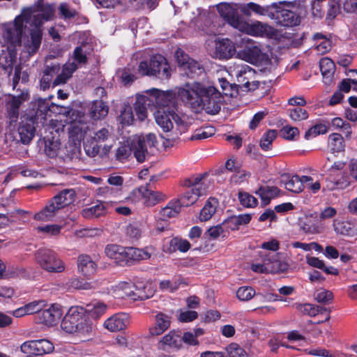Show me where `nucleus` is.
<instances>
[{
	"label": "nucleus",
	"mask_w": 357,
	"mask_h": 357,
	"mask_svg": "<svg viewBox=\"0 0 357 357\" xmlns=\"http://www.w3.org/2000/svg\"><path fill=\"white\" fill-rule=\"evenodd\" d=\"M20 139L23 144L29 143L34 136L35 126L32 118H26L22 120L18 128Z\"/></svg>",
	"instance_id": "obj_24"
},
{
	"label": "nucleus",
	"mask_w": 357,
	"mask_h": 357,
	"mask_svg": "<svg viewBox=\"0 0 357 357\" xmlns=\"http://www.w3.org/2000/svg\"><path fill=\"white\" fill-rule=\"evenodd\" d=\"M62 226L52 224L47 225L45 226H39L36 228V230L39 234H45L47 236H58L60 234Z\"/></svg>",
	"instance_id": "obj_53"
},
{
	"label": "nucleus",
	"mask_w": 357,
	"mask_h": 357,
	"mask_svg": "<svg viewBox=\"0 0 357 357\" xmlns=\"http://www.w3.org/2000/svg\"><path fill=\"white\" fill-rule=\"evenodd\" d=\"M238 29L253 36L262 37L268 36L272 27L268 24L259 21L248 23L243 20Z\"/></svg>",
	"instance_id": "obj_15"
},
{
	"label": "nucleus",
	"mask_w": 357,
	"mask_h": 357,
	"mask_svg": "<svg viewBox=\"0 0 357 357\" xmlns=\"http://www.w3.org/2000/svg\"><path fill=\"white\" fill-rule=\"evenodd\" d=\"M181 208L176 200H172L160 210V213L163 218H171L177 215L180 213Z\"/></svg>",
	"instance_id": "obj_49"
},
{
	"label": "nucleus",
	"mask_w": 357,
	"mask_h": 357,
	"mask_svg": "<svg viewBox=\"0 0 357 357\" xmlns=\"http://www.w3.org/2000/svg\"><path fill=\"white\" fill-rule=\"evenodd\" d=\"M319 68L323 77L324 82L329 84L333 80L335 66L332 59L325 57L319 61Z\"/></svg>",
	"instance_id": "obj_30"
},
{
	"label": "nucleus",
	"mask_w": 357,
	"mask_h": 357,
	"mask_svg": "<svg viewBox=\"0 0 357 357\" xmlns=\"http://www.w3.org/2000/svg\"><path fill=\"white\" fill-rule=\"evenodd\" d=\"M85 310V314H89L92 317L95 319H98L100 316H102L107 310V305L100 301H93L86 305L84 307Z\"/></svg>",
	"instance_id": "obj_42"
},
{
	"label": "nucleus",
	"mask_w": 357,
	"mask_h": 357,
	"mask_svg": "<svg viewBox=\"0 0 357 357\" xmlns=\"http://www.w3.org/2000/svg\"><path fill=\"white\" fill-rule=\"evenodd\" d=\"M204 235L211 240H215L219 237L225 239L228 237L229 232L222 222L221 224L209 227Z\"/></svg>",
	"instance_id": "obj_41"
},
{
	"label": "nucleus",
	"mask_w": 357,
	"mask_h": 357,
	"mask_svg": "<svg viewBox=\"0 0 357 357\" xmlns=\"http://www.w3.org/2000/svg\"><path fill=\"white\" fill-rule=\"evenodd\" d=\"M271 20L279 26L294 28L299 26L307 15L305 0L274 2Z\"/></svg>",
	"instance_id": "obj_3"
},
{
	"label": "nucleus",
	"mask_w": 357,
	"mask_h": 357,
	"mask_svg": "<svg viewBox=\"0 0 357 357\" xmlns=\"http://www.w3.org/2000/svg\"><path fill=\"white\" fill-rule=\"evenodd\" d=\"M204 176L200 175L197 176H192L190 178H186L183 181L181 185L183 186L188 188V189L192 188H206L203 187L204 183L202 182Z\"/></svg>",
	"instance_id": "obj_58"
},
{
	"label": "nucleus",
	"mask_w": 357,
	"mask_h": 357,
	"mask_svg": "<svg viewBox=\"0 0 357 357\" xmlns=\"http://www.w3.org/2000/svg\"><path fill=\"white\" fill-rule=\"evenodd\" d=\"M218 205V199L215 197H210L199 213V218L200 221L206 222L209 220L215 214Z\"/></svg>",
	"instance_id": "obj_31"
},
{
	"label": "nucleus",
	"mask_w": 357,
	"mask_h": 357,
	"mask_svg": "<svg viewBox=\"0 0 357 357\" xmlns=\"http://www.w3.org/2000/svg\"><path fill=\"white\" fill-rule=\"evenodd\" d=\"M54 10L43 0H38L32 6L22 9L13 22L5 24L2 28V36L9 49L6 65L3 68L10 75L15 61L14 49L22 45L29 55L39 49L42 40L41 26L43 23L52 20Z\"/></svg>",
	"instance_id": "obj_1"
},
{
	"label": "nucleus",
	"mask_w": 357,
	"mask_h": 357,
	"mask_svg": "<svg viewBox=\"0 0 357 357\" xmlns=\"http://www.w3.org/2000/svg\"><path fill=\"white\" fill-rule=\"evenodd\" d=\"M87 129L88 126L83 121H74L68 128L69 137L74 141H81Z\"/></svg>",
	"instance_id": "obj_35"
},
{
	"label": "nucleus",
	"mask_w": 357,
	"mask_h": 357,
	"mask_svg": "<svg viewBox=\"0 0 357 357\" xmlns=\"http://www.w3.org/2000/svg\"><path fill=\"white\" fill-rule=\"evenodd\" d=\"M328 147L333 153L344 151L345 144L343 137L339 133H332L328 136Z\"/></svg>",
	"instance_id": "obj_44"
},
{
	"label": "nucleus",
	"mask_w": 357,
	"mask_h": 357,
	"mask_svg": "<svg viewBox=\"0 0 357 357\" xmlns=\"http://www.w3.org/2000/svg\"><path fill=\"white\" fill-rule=\"evenodd\" d=\"M238 198L240 204L245 208H255L258 204L257 199L246 192L239 191Z\"/></svg>",
	"instance_id": "obj_50"
},
{
	"label": "nucleus",
	"mask_w": 357,
	"mask_h": 357,
	"mask_svg": "<svg viewBox=\"0 0 357 357\" xmlns=\"http://www.w3.org/2000/svg\"><path fill=\"white\" fill-rule=\"evenodd\" d=\"M153 291L151 288V284L146 280L135 281V301H144L152 297Z\"/></svg>",
	"instance_id": "obj_33"
},
{
	"label": "nucleus",
	"mask_w": 357,
	"mask_h": 357,
	"mask_svg": "<svg viewBox=\"0 0 357 357\" xmlns=\"http://www.w3.org/2000/svg\"><path fill=\"white\" fill-rule=\"evenodd\" d=\"M128 323V316L126 314H116L107 319L104 326L112 332H116L124 329Z\"/></svg>",
	"instance_id": "obj_23"
},
{
	"label": "nucleus",
	"mask_w": 357,
	"mask_h": 357,
	"mask_svg": "<svg viewBox=\"0 0 357 357\" xmlns=\"http://www.w3.org/2000/svg\"><path fill=\"white\" fill-rule=\"evenodd\" d=\"M158 344L159 347L164 350L166 347L179 349L182 346L181 333L174 330L170 331L169 333L162 337Z\"/></svg>",
	"instance_id": "obj_27"
},
{
	"label": "nucleus",
	"mask_w": 357,
	"mask_h": 357,
	"mask_svg": "<svg viewBox=\"0 0 357 357\" xmlns=\"http://www.w3.org/2000/svg\"><path fill=\"white\" fill-rule=\"evenodd\" d=\"M190 248L191 244L187 239L178 236L174 237L169 242V250L172 252L178 250L181 252H186Z\"/></svg>",
	"instance_id": "obj_46"
},
{
	"label": "nucleus",
	"mask_w": 357,
	"mask_h": 357,
	"mask_svg": "<svg viewBox=\"0 0 357 357\" xmlns=\"http://www.w3.org/2000/svg\"><path fill=\"white\" fill-rule=\"evenodd\" d=\"M61 327L63 331L80 337H86L91 334L93 328L87 320L84 307H70L63 318Z\"/></svg>",
	"instance_id": "obj_4"
},
{
	"label": "nucleus",
	"mask_w": 357,
	"mask_h": 357,
	"mask_svg": "<svg viewBox=\"0 0 357 357\" xmlns=\"http://www.w3.org/2000/svg\"><path fill=\"white\" fill-rule=\"evenodd\" d=\"M280 134L285 139L293 140L299 135V130L296 127L286 126L280 130Z\"/></svg>",
	"instance_id": "obj_60"
},
{
	"label": "nucleus",
	"mask_w": 357,
	"mask_h": 357,
	"mask_svg": "<svg viewBox=\"0 0 357 357\" xmlns=\"http://www.w3.org/2000/svg\"><path fill=\"white\" fill-rule=\"evenodd\" d=\"M287 112L288 116L294 121H301L305 120L309 116L307 110L300 107L289 109Z\"/></svg>",
	"instance_id": "obj_54"
},
{
	"label": "nucleus",
	"mask_w": 357,
	"mask_h": 357,
	"mask_svg": "<svg viewBox=\"0 0 357 357\" xmlns=\"http://www.w3.org/2000/svg\"><path fill=\"white\" fill-rule=\"evenodd\" d=\"M236 53V48L228 38H223L216 42L213 56L220 60H227L231 58Z\"/></svg>",
	"instance_id": "obj_18"
},
{
	"label": "nucleus",
	"mask_w": 357,
	"mask_h": 357,
	"mask_svg": "<svg viewBox=\"0 0 357 357\" xmlns=\"http://www.w3.org/2000/svg\"><path fill=\"white\" fill-rule=\"evenodd\" d=\"M237 82L243 86H248L249 82L255 79L256 71L248 65L241 66L236 71Z\"/></svg>",
	"instance_id": "obj_36"
},
{
	"label": "nucleus",
	"mask_w": 357,
	"mask_h": 357,
	"mask_svg": "<svg viewBox=\"0 0 357 357\" xmlns=\"http://www.w3.org/2000/svg\"><path fill=\"white\" fill-rule=\"evenodd\" d=\"M59 66H47L43 71V75L40 82V89L45 91L50 86L53 77L58 73Z\"/></svg>",
	"instance_id": "obj_38"
},
{
	"label": "nucleus",
	"mask_w": 357,
	"mask_h": 357,
	"mask_svg": "<svg viewBox=\"0 0 357 357\" xmlns=\"http://www.w3.org/2000/svg\"><path fill=\"white\" fill-rule=\"evenodd\" d=\"M76 195L74 189L61 190L53 197L41 211L33 215L34 220L42 222L52 221L61 209L75 202Z\"/></svg>",
	"instance_id": "obj_5"
},
{
	"label": "nucleus",
	"mask_w": 357,
	"mask_h": 357,
	"mask_svg": "<svg viewBox=\"0 0 357 357\" xmlns=\"http://www.w3.org/2000/svg\"><path fill=\"white\" fill-rule=\"evenodd\" d=\"M44 307L43 301H35L12 312L13 316L20 318L25 315L38 313Z\"/></svg>",
	"instance_id": "obj_29"
},
{
	"label": "nucleus",
	"mask_w": 357,
	"mask_h": 357,
	"mask_svg": "<svg viewBox=\"0 0 357 357\" xmlns=\"http://www.w3.org/2000/svg\"><path fill=\"white\" fill-rule=\"evenodd\" d=\"M171 324V317L162 312L155 315V325L149 328V333L153 336L160 335L167 331Z\"/></svg>",
	"instance_id": "obj_25"
},
{
	"label": "nucleus",
	"mask_w": 357,
	"mask_h": 357,
	"mask_svg": "<svg viewBox=\"0 0 357 357\" xmlns=\"http://www.w3.org/2000/svg\"><path fill=\"white\" fill-rule=\"evenodd\" d=\"M105 255L114 262L124 266L132 264L133 249L132 247H122L116 244H108L105 248Z\"/></svg>",
	"instance_id": "obj_10"
},
{
	"label": "nucleus",
	"mask_w": 357,
	"mask_h": 357,
	"mask_svg": "<svg viewBox=\"0 0 357 357\" xmlns=\"http://www.w3.org/2000/svg\"><path fill=\"white\" fill-rule=\"evenodd\" d=\"M181 284L186 286L188 285V282L185 279L179 276L178 278H174L172 280H165L160 281L159 287L162 291L166 290L170 293H173L178 290Z\"/></svg>",
	"instance_id": "obj_40"
},
{
	"label": "nucleus",
	"mask_w": 357,
	"mask_h": 357,
	"mask_svg": "<svg viewBox=\"0 0 357 357\" xmlns=\"http://www.w3.org/2000/svg\"><path fill=\"white\" fill-rule=\"evenodd\" d=\"M104 206L102 204H96L89 208H86L82 211V215L86 218H92L98 217L103 213Z\"/></svg>",
	"instance_id": "obj_56"
},
{
	"label": "nucleus",
	"mask_w": 357,
	"mask_h": 357,
	"mask_svg": "<svg viewBox=\"0 0 357 357\" xmlns=\"http://www.w3.org/2000/svg\"><path fill=\"white\" fill-rule=\"evenodd\" d=\"M333 225L337 234L343 236H353L354 234L353 224L349 221L335 220Z\"/></svg>",
	"instance_id": "obj_43"
},
{
	"label": "nucleus",
	"mask_w": 357,
	"mask_h": 357,
	"mask_svg": "<svg viewBox=\"0 0 357 357\" xmlns=\"http://www.w3.org/2000/svg\"><path fill=\"white\" fill-rule=\"evenodd\" d=\"M60 148V143L58 141H47L45 142V152L50 158L56 156Z\"/></svg>",
	"instance_id": "obj_61"
},
{
	"label": "nucleus",
	"mask_w": 357,
	"mask_h": 357,
	"mask_svg": "<svg viewBox=\"0 0 357 357\" xmlns=\"http://www.w3.org/2000/svg\"><path fill=\"white\" fill-rule=\"evenodd\" d=\"M178 97L197 113L205 110L207 114L214 115L221 109L222 96L213 86L197 84L194 89H180Z\"/></svg>",
	"instance_id": "obj_2"
},
{
	"label": "nucleus",
	"mask_w": 357,
	"mask_h": 357,
	"mask_svg": "<svg viewBox=\"0 0 357 357\" xmlns=\"http://www.w3.org/2000/svg\"><path fill=\"white\" fill-rule=\"evenodd\" d=\"M277 136V130H267L261 137L259 143L261 149L266 151L271 150L272 149L273 142L276 139Z\"/></svg>",
	"instance_id": "obj_48"
},
{
	"label": "nucleus",
	"mask_w": 357,
	"mask_h": 357,
	"mask_svg": "<svg viewBox=\"0 0 357 357\" xmlns=\"http://www.w3.org/2000/svg\"><path fill=\"white\" fill-rule=\"evenodd\" d=\"M239 54L243 60L250 63H256L262 60L263 54L261 49L255 45H245L240 51Z\"/></svg>",
	"instance_id": "obj_26"
},
{
	"label": "nucleus",
	"mask_w": 357,
	"mask_h": 357,
	"mask_svg": "<svg viewBox=\"0 0 357 357\" xmlns=\"http://www.w3.org/2000/svg\"><path fill=\"white\" fill-rule=\"evenodd\" d=\"M77 267L80 273L84 275L93 274L96 271V264L87 255H81L77 259Z\"/></svg>",
	"instance_id": "obj_32"
},
{
	"label": "nucleus",
	"mask_w": 357,
	"mask_h": 357,
	"mask_svg": "<svg viewBox=\"0 0 357 357\" xmlns=\"http://www.w3.org/2000/svg\"><path fill=\"white\" fill-rule=\"evenodd\" d=\"M154 116L156 123L165 132H169L173 128L172 119L176 122L181 120L173 109L166 107H159Z\"/></svg>",
	"instance_id": "obj_11"
},
{
	"label": "nucleus",
	"mask_w": 357,
	"mask_h": 357,
	"mask_svg": "<svg viewBox=\"0 0 357 357\" xmlns=\"http://www.w3.org/2000/svg\"><path fill=\"white\" fill-rule=\"evenodd\" d=\"M315 299L320 303H330L333 299V294L328 290H322L315 294Z\"/></svg>",
	"instance_id": "obj_63"
},
{
	"label": "nucleus",
	"mask_w": 357,
	"mask_h": 357,
	"mask_svg": "<svg viewBox=\"0 0 357 357\" xmlns=\"http://www.w3.org/2000/svg\"><path fill=\"white\" fill-rule=\"evenodd\" d=\"M330 128L329 121H324L323 123H317L309 128L305 133V139L309 140L312 137H315L319 135H323L328 132Z\"/></svg>",
	"instance_id": "obj_45"
},
{
	"label": "nucleus",
	"mask_w": 357,
	"mask_h": 357,
	"mask_svg": "<svg viewBox=\"0 0 357 357\" xmlns=\"http://www.w3.org/2000/svg\"><path fill=\"white\" fill-rule=\"evenodd\" d=\"M152 246H146L144 248H135V261L149 259L153 253Z\"/></svg>",
	"instance_id": "obj_59"
},
{
	"label": "nucleus",
	"mask_w": 357,
	"mask_h": 357,
	"mask_svg": "<svg viewBox=\"0 0 357 357\" xmlns=\"http://www.w3.org/2000/svg\"><path fill=\"white\" fill-rule=\"evenodd\" d=\"M108 114V107L102 100H96L91 106V115L94 119H100Z\"/></svg>",
	"instance_id": "obj_47"
},
{
	"label": "nucleus",
	"mask_w": 357,
	"mask_h": 357,
	"mask_svg": "<svg viewBox=\"0 0 357 357\" xmlns=\"http://www.w3.org/2000/svg\"><path fill=\"white\" fill-rule=\"evenodd\" d=\"M206 192V188H192L186 190L176 202L180 207H187L195 204L198 198Z\"/></svg>",
	"instance_id": "obj_20"
},
{
	"label": "nucleus",
	"mask_w": 357,
	"mask_h": 357,
	"mask_svg": "<svg viewBox=\"0 0 357 357\" xmlns=\"http://www.w3.org/2000/svg\"><path fill=\"white\" fill-rule=\"evenodd\" d=\"M175 58L179 68H182L186 75L190 78H194L204 71L202 64L190 56L181 48H178L175 52Z\"/></svg>",
	"instance_id": "obj_9"
},
{
	"label": "nucleus",
	"mask_w": 357,
	"mask_h": 357,
	"mask_svg": "<svg viewBox=\"0 0 357 357\" xmlns=\"http://www.w3.org/2000/svg\"><path fill=\"white\" fill-rule=\"evenodd\" d=\"M112 145L105 144L100 151V147L97 144L96 142L92 140L90 142H87L84 145V150L86 153L90 157H95L100 154L101 155H107L111 150Z\"/></svg>",
	"instance_id": "obj_39"
},
{
	"label": "nucleus",
	"mask_w": 357,
	"mask_h": 357,
	"mask_svg": "<svg viewBox=\"0 0 357 357\" xmlns=\"http://www.w3.org/2000/svg\"><path fill=\"white\" fill-rule=\"evenodd\" d=\"M280 255L281 254L278 252L271 257H267L265 259L266 261H268L269 273H284L289 269V264L281 260Z\"/></svg>",
	"instance_id": "obj_28"
},
{
	"label": "nucleus",
	"mask_w": 357,
	"mask_h": 357,
	"mask_svg": "<svg viewBox=\"0 0 357 357\" xmlns=\"http://www.w3.org/2000/svg\"><path fill=\"white\" fill-rule=\"evenodd\" d=\"M147 101L150 102L149 98L138 93L135 95V114L140 121H143L147 118L146 105H149V102L146 103Z\"/></svg>",
	"instance_id": "obj_37"
},
{
	"label": "nucleus",
	"mask_w": 357,
	"mask_h": 357,
	"mask_svg": "<svg viewBox=\"0 0 357 357\" xmlns=\"http://www.w3.org/2000/svg\"><path fill=\"white\" fill-rule=\"evenodd\" d=\"M255 295V289L251 287H241L236 291L237 298L243 301H250Z\"/></svg>",
	"instance_id": "obj_57"
},
{
	"label": "nucleus",
	"mask_w": 357,
	"mask_h": 357,
	"mask_svg": "<svg viewBox=\"0 0 357 357\" xmlns=\"http://www.w3.org/2000/svg\"><path fill=\"white\" fill-rule=\"evenodd\" d=\"M217 10L220 16L222 17L226 22L232 27L238 29L243 18L239 16L236 9L233 8L229 3H220L217 5Z\"/></svg>",
	"instance_id": "obj_12"
},
{
	"label": "nucleus",
	"mask_w": 357,
	"mask_h": 357,
	"mask_svg": "<svg viewBox=\"0 0 357 357\" xmlns=\"http://www.w3.org/2000/svg\"><path fill=\"white\" fill-rule=\"evenodd\" d=\"M274 8V2L266 6H261L254 2H249L242 4L239 9L241 13L245 16H250L252 13L259 15L267 17L271 20L273 11Z\"/></svg>",
	"instance_id": "obj_13"
},
{
	"label": "nucleus",
	"mask_w": 357,
	"mask_h": 357,
	"mask_svg": "<svg viewBox=\"0 0 357 357\" xmlns=\"http://www.w3.org/2000/svg\"><path fill=\"white\" fill-rule=\"evenodd\" d=\"M63 314L61 307L52 305L49 308L40 310L38 314V321L47 326H52L57 324Z\"/></svg>",
	"instance_id": "obj_16"
},
{
	"label": "nucleus",
	"mask_w": 357,
	"mask_h": 357,
	"mask_svg": "<svg viewBox=\"0 0 357 357\" xmlns=\"http://www.w3.org/2000/svg\"><path fill=\"white\" fill-rule=\"evenodd\" d=\"M296 309L304 315L315 317L318 314H325V321H328L331 318V309L316 305L311 303H295Z\"/></svg>",
	"instance_id": "obj_19"
},
{
	"label": "nucleus",
	"mask_w": 357,
	"mask_h": 357,
	"mask_svg": "<svg viewBox=\"0 0 357 357\" xmlns=\"http://www.w3.org/2000/svg\"><path fill=\"white\" fill-rule=\"evenodd\" d=\"M7 102L8 116L10 122H16L19 116V108L21 104L29 99L26 91H22L18 96H9Z\"/></svg>",
	"instance_id": "obj_17"
},
{
	"label": "nucleus",
	"mask_w": 357,
	"mask_h": 357,
	"mask_svg": "<svg viewBox=\"0 0 357 357\" xmlns=\"http://www.w3.org/2000/svg\"><path fill=\"white\" fill-rule=\"evenodd\" d=\"M228 352L229 357H248L244 349L235 343L229 345Z\"/></svg>",
	"instance_id": "obj_64"
},
{
	"label": "nucleus",
	"mask_w": 357,
	"mask_h": 357,
	"mask_svg": "<svg viewBox=\"0 0 357 357\" xmlns=\"http://www.w3.org/2000/svg\"><path fill=\"white\" fill-rule=\"evenodd\" d=\"M330 125L334 128H341L345 133L347 137H349L351 134V125L340 117L333 118Z\"/></svg>",
	"instance_id": "obj_55"
},
{
	"label": "nucleus",
	"mask_w": 357,
	"mask_h": 357,
	"mask_svg": "<svg viewBox=\"0 0 357 357\" xmlns=\"http://www.w3.org/2000/svg\"><path fill=\"white\" fill-rule=\"evenodd\" d=\"M86 61L87 58L82 47H77L73 56L63 65L61 73L54 80L53 84L57 86L66 83L78 68V64H84Z\"/></svg>",
	"instance_id": "obj_7"
},
{
	"label": "nucleus",
	"mask_w": 357,
	"mask_h": 357,
	"mask_svg": "<svg viewBox=\"0 0 357 357\" xmlns=\"http://www.w3.org/2000/svg\"><path fill=\"white\" fill-rule=\"evenodd\" d=\"M280 190L275 186H260L256 191V194L259 196L264 206L270 204L271 199L275 198L279 195Z\"/></svg>",
	"instance_id": "obj_34"
},
{
	"label": "nucleus",
	"mask_w": 357,
	"mask_h": 357,
	"mask_svg": "<svg viewBox=\"0 0 357 357\" xmlns=\"http://www.w3.org/2000/svg\"><path fill=\"white\" fill-rule=\"evenodd\" d=\"M120 123L123 127L131 126L132 124L134 117L132 114V108L129 104H125L123 110L121 112L119 117Z\"/></svg>",
	"instance_id": "obj_51"
},
{
	"label": "nucleus",
	"mask_w": 357,
	"mask_h": 357,
	"mask_svg": "<svg viewBox=\"0 0 357 357\" xmlns=\"http://www.w3.org/2000/svg\"><path fill=\"white\" fill-rule=\"evenodd\" d=\"M138 192L142 196L143 204L148 207L155 206L165 197L162 192L151 190L147 186L139 188Z\"/></svg>",
	"instance_id": "obj_22"
},
{
	"label": "nucleus",
	"mask_w": 357,
	"mask_h": 357,
	"mask_svg": "<svg viewBox=\"0 0 357 357\" xmlns=\"http://www.w3.org/2000/svg\"><path fill=\"white\" fill-rule=\"evenodd\" d=\"M312 181V178L310 176L298 175L290 176L288 174H284L281 176V183L284 184V188L288 191L294 193H300L303 191L304 183Z\"/></svg>",
	"instance_id": "obj_14"
},
{
	"label": "nucleus",
	"mask_w": 357,
	"mask_h": 357,
	"mask_svg": "<svg viewBox=\"0 0 357 357\" xmlns=\"http://www.w3.org/2000/svg\"><path fill=\"white\" fill-rule=\"evenodd\" d=\"M29 79V75L26 72L22 73V68L20 66H17L15 68V74L13 77V87L15 89L17 84L21 79L22 82H26Z\"/></svg>",
	"instance_id": "obj_62"
},
{
	"label": "nucleus",
	"mask_w": 357,
	"mask_h": 357,
	"mask_svg": "<svg viewBox=\"0 0 357 357\" xmlns=\"http://www.w3.org/2000/svg\"><path fill=\"white\" fill-rule=\"evenodd\" d=\"M36 260L42 268L50 273H62L65 271L63 261L52 250H40Z\"/></svg>",
	"instance_id": "obj_8"
},
{
	"label": "nucleus",
	"mask_w": 357,
	"mask_h": 357,
	"mask_svg": "<svg viewBox=\"0 0 357 357\" xmlns=\"http://www.w3.org/2000/svg\"><path fill=\"white\" fill-rule=\"evenodd\" d=\"M171 71L167 59L160 54L153 55L149 61L140 62L138 67V72L142 76L154 77L160 80H168Z\"/></svg>",
	"instance_id": "obj_6"
},
{
	"label": "nucleus",
	"mask_w": 357,
	"mask_h": 357,
	"mask_svg": "<svg viewBox=\"0 0 357 357\" xmlns=\"http://www.w3.org/2000/svg\"><path fill=\"white\" fill-rule=\"evenodd\" d=\"M37 356L50 354L54 350L52 342L45 339L35 340Z\"/></svg>",
	"instance_id": "obj_52"
},
{
	"label": "nucleus",
	"mask_w": 357,
	"mask_h": 357,
	"mask_svg": "<svg viewBox=\"0 0 357 357\" xmlns=\"http://www.w3.org/2000/svg\"><path fill=\"white\" fill-rule=\"evenodd\" d=\"M252 218V216L250 213L231 215L223 221V225L229 233L230 231L238 230L241 226L248 225L250 222Z\"/></svg>",
	"instance_id": "obj_21"
}]
</instances>
